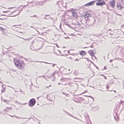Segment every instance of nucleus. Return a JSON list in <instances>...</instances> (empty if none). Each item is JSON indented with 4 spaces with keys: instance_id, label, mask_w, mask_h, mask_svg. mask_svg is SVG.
<instances>
[{
    "instance_id": "nucleus-1",
    "label": "nucleus",
    "mask_w": 124,
    "mask_h": 124,
    "mask_svg": "<svg viewBox=\"0 0 124 124\" xmlns=\"http://www.w3.org/2000/svg\"><path fill=\"white\" fill-rule=\"evenodd\" d=\"M16 66L19 69H22L24 68V64L23 61L20 60H14Z\"/></svg>"
},
{
    "instance_id": "nucleus-2",
    "label": "nucleus",
    "mask_w": 124,
    "mask_h": 124,
    "mask_svg": "<svg viewBox=\"0 0 124 124\" xmlns=\"http://www.w3.org/2000/svg\"><path fill=\"white\" fill-rule=\"evenodd\" d=\"M95 21V20L94 18L90 17L87 19L85 22L87 26H93Z\"/></svg>"
},
{
    "instance_id": "nucleus-3",
    "label": "nucleus",
    "mask_w": 124,
    "mask_h": 124,
    "mask_svg": "<svg viewBox=\"0 0 124 124\" xmlns=\"http://www.w3.org/2000/svg\"><path fill=\"white\" fill-rule=\"evenodd\" d=\"M70 16L74 18L77 17L78 16L77 13L76 11L74 10H70L69 12Z\"/></svg>"
},
{
    "instance_id": "nucleus-4",
    "label": "nucleus",
    "mask_w": 124,
    "mask_h": 124,
    "mask_svg": "<svg viewBox=\"0 0 124 124\" xmlns=\"http://www.w3.org/2000/svg\"><path fill=\"white\" fill-rule=\"evenodd\" d=\"M98 1L96 3L97 5L101 6L105 4V2L104 1L102 0H95Z\"/></svg>"
},
{
    "instance_id": "nucleus-5",
    "label": "nucleus",
    "mask_w": 124,
    "mask_h": 124,
    "mask_svg": "<svg viewBox=\"0 0 124 124\" xmlns=\"http://www.w3.org/2000/svg\"><path fill=\"white\" fill-rule=\"evenodd\" d=\"M57 4H58L59 6L61 8H62V7L65 8L66 6V4L64 3L62 1L58 2Z\"/></svg>"
},
{
    "instance_id": "nucleus-6",
    "label": "nucleus",
    "mask_w": 124,
    "mask_h": 124,
    "mask_svg": "<svg viewBox=\"0 0 124 124\" xmlns=\"http://www.w3.org/2000/svg\"><path fill=\"white\" fill-rule=\"evenodd\" d=\"M115 0H112L109 2L111 6L113 8H114L115 7Z\"/></svg>"
},
{
    "instance_id": "nucleus-7",
    "label": "nucleus",
    "mask_w": 124,
    "mask_h": 124,
    "mask_svg": "<svg viewBox=\"0 0 124 124\" xmlns=\"http://www.w3.org/2000/svg\"><path fill=\"white\" fill-rule=\"evenodd\" d=\"M83 79L82 78H75L73 79V81L76 82H81Z\"/></svg>"
},
{
    "instance_id": "nucleus-8",
    "label": "nucleus",
    "mask_w": 124,
    "mask_h": 124,
    "mask_svg": "<svg viewBox=\"0 0 124 124\" xmlns=\"http://www.w3.org/2000/svg\"><path fill=\"white\" fill-rule=\"evenodd\" d=\"M85 118L86 119L87 121H86V122L87 124H89V123L91 124V121L90 119L89 118V116L88 115H87L85 116Z\"/></svg>"
},
{
    "instance_id": "nucleus-9",
    "label": "nucleus",
    "mask_w": 124,
    "mask_h": 124,
    "mask_svg": "<svg viewBox=\"0 0 124 124\" xmlns=\"http://www.w3.org/2000/svg\"><path fill=\"white\" fill-rule=\"evenodd\" d=\"M96 1L95 0L93 1H91L89 3H87L85 5V6H90L93 5L95 3Z\"/></svg>"
},
{
    "instance_id": "nucleus-10",
    "label": "nucleus",
    "mask_w": 124,
    "mask_h": 124,
    "mask_svg": "<svg viewBox=\"0 0 124 124\" xmlns=\"http://www.w3.org/2000/svg\"><path fill=\"white\" fill-rule=\"evenodd\" d=\"M12 94L11 91L9 89L7 91L6 93V96H8V95H10Z\"/></svg>"
},
{
    "instance_id": "nucleus-11",
    "label": "nucleus",
    "mask_w": 124,
    "mask_h": 124,
    "mask_svg": "<svg viewBox=\"0 0 124 124\" xmlns=\"http://www.w3.org/2000/svg\"><path fill=\"white\" fill-rule=\"evenodd\" d=\"M91 16V15L89 13L85 12L84 16V17L86 18L87 17H89Z\"/></svg>"
},
{
    "instance_id": "nucleus-12",
    "label": "nucleus",
    "mask_w": 124,
    "mask_h": 124,
    "mask_svg": "<svg viewBox=\"0 0 124 124\" xmlns=\"http://www.w3.org/2000/svg\"><path fill=\"white\" fill-rule=\"evenodd\" d=\"M36 102V101L34 98L31 99V106H34Z\"/></svg>"
},
{
    "instance_id": "nucleus-13",
    "label": "nucleus",
    "mask_w": 124,
    "mask_h": 124,
    "mask_svg": "<svg viewBox=\"0 0 124 124\" xmlns=\"http://www.w3.org/2000/svg\"><path fill=\"white\" fill-rule=\"evenodd\" d=\"M70 79L69 78H66L64 77H63L60 79V81L62 82H65L66 81L67 79L69 80Z\"/></svg>"
},
{
    "instance_id": "nucleus-14",
    "label": "nucleus",
    "mask_w": 124,
    "mask_h": 124,
    "mask_svg": "<svg viewBox=\"0 0 124 124\" xmlns=\"http://www.w3.org/2000/svg\"><path fill=\"white\" fill-rule=\"evenodd\" d=\"M89 52H91V55L92 56H94L95 57V59H97V58L94 55V54L93 53V50L91 51V50H90L89 51Z\"/></svg>"
},
{
    "instance_id": "nucleus-15",
    "label": "nucleus",
    "mask_w": 124,
    "mask_h": 124,
    "mask_svg": "<svg viewBox=\"0 0 124 124\" xmlns=\"http://www.w3.org/2000/svg\"><path fill=\"white\" fill-rule=\"evenodd\" d=\"M80 54L81 55H84L85 54V52L84 51H82L81 52H80Z\"/></svg>"
},
{
    "instance_id": "nucleus-16",
    "label": "nucleus",
    "mask_w": 124,
    "mask_h": 124,
    "mask_svg": "<svg viewBox=\"0 0 124 124\" xmlns=\"http://www.w3.org/2000/svg\"><path fill=\"white\" fill-rule=\"evenodd\" d=\"M80 23H78L76 25V28H78V27H80Z\"/></svg>"
},
{
    "instance_id": "nucleus-17",
    "label": "nucleus",
    "mask_w": 124,
    "mask_h": 124,
    "mask_svg": "<svg viewBox=\"0 0 124 124\" xmlns=\"http://www.w3.org/2000/svg\"><path fill=\"white\" fill-rule=\"evenodd\" d=\"M6 90V87H3L1 90V92L2 93H4L5 92Z\"/></svg>"
},
{
    "instance_id": "nucleus-18",
    "label": "nucleus",
    "mask_w": 124,
    "mask_h": 124,
    "mask_svg": "<svg viewBox=\"0 0 124 124\" xmlns=\"http://www.w3.org/2000/svg\"><path fill=\"white\" fill-rule=\"evenodd\" d=\"M56 74V73L55 72L54 73H53L52 74V77H53L54 78H55V76H54V75H55V74Z\"/></svg>"
},
{
    "instance_id": "nucleus-19",
    "label": "nucleus",
    "mask_w": 124,
    "mask_h": 124,
    "mask_svg": "<svg viewBox=\"0 0 124 124\" xmlns=\"http://www.w3.org/2000/svg\"><path fill=\"white\" fill-rule=\"evenodd\" d=\"M14 117H16V118H17L18 119H20L23 118H22V117H18L16 116H14Z\"/></svg>"
},
{
    "instance_id": "nucleus-20",
    "label": "nucleus",
    "mask_w": 124,
    "mask_h": 124,
    "mask_svg": "<svg viewBox=\"0 0 124 124\" xmlns=\"http://www.w3.org/2000/svg\"><path fill=\"white\" fill-rule=\"evenodd\" d=\"M29 105L30 107H31V99L29 101Z\"/></svg>"
},
{
    "instance_id": "nucleus-21",
    "label": "nucleus",
    "mask_w": 124,
    "mask_h": 124,
    "mask_svg": "<svg viewBox=\"0 0 124 124\" xmlns=\"http://www.w3.org/2000/svg\"><path fill=\"white\" fill-rule=\"evenodd\" d=\"M119 117H118V116H117V117H116H116H115V120L117 121L118 120V119H119Z\"/></svg>"
},
{
    "instance_id": "nucleus-22",
    "label": "nucleus",
    "mask_w": 124,
    "mask_h": 124,
    "mask_svg": "<svg viewBox=\"0 0 124 124\" xmlns=\"http://www.w3.org/2000/svg\"><path fill=\"white\" fill-rule=\"evenodd\" d=\"M20 91L22 93L24 94L25 92H24L23 91V90H21V89H20Z\"/></svg>"
},
{
    "instance_id": "nucleus-23",
    "label": "nucleus",
    "mask_w": 124,
    "mask_h": 124,
    "mask_svg": "<svg viewBox=\"0 0 124 124\" xmlns=\"http://www.w3.org/2000/svg\"><path fill=\"white\" fill-rule=\"evenodd\" d=\"M34 17H35L37 18H38V17L36 15H34V16H31V17L32 18V19H33V18Z\"/></svg>"
},
{
    "instance_id": "nucleus-24",
    "label": "nucleus",
    "mask_w": 124,
    "mask_h": 124,
    "mask_svg": "<svg viewBox=\"0 0 124 124\" xmlns=\"http://www.w3.org/2000/svg\"><path fill=\"white\" fill-rule=\"evenodd\" d=\"M121 6V5L120 4H117V7H120V6Z\"/></svg>"
},
{
    "instance_id": "nucleus-25",
    "label": "nucleus",
    "mask_w": 124,
    "mask_h": 124,
    "mask_svg": "<svg viewBox=\"0 0 124 124\" xmlns=\"http://www.w3.org/2000/svg\"><path fill=\"white\" fill-rule=\"evenodd\" d=\"M0 29L1 31H3L4 30V29L2 27H0Z\"/></svg>"
},
{
    "instance_id": "nucleus-26",
    "label": "nucleus",
    "mask_w": 124,
    "mask_h": 124,
    "mask_svg": "<svg viewBox=\"0 0 124 124\" xmlns=\"http://www.w3.org/2000/svg\"><path fill=\"white\" fill-rule=\"evenodd\" d=\"M109 87L107 85V86L106 87V89H107V91H109Z\"/></svg>"
},
{
    "instance_id": "nucleus-27",
    "label": "nucleus",
    "mask_w": 124,
    "mask_h": 124,
    "mask_svg": "<svg viewBox=\"0 0 124 124\" xmlns=\"http://www.w3.org/2000/svg\"><path fill=\"white\" fill-rule=\"evenodd\" d=\"M33 4V5H36V3L35 2H31V4Z\"/></svg>"
},
{
    "instance_id": "nucleus-28",
    "label": "nucleus",
    "mask_w": 124,
    "mask_h": 124,
    "mask_svg": "<svg viewBox=\"0 0 124 124\" xmlns=\"http://www.w3.org/2000/svg\"><path fill=\"white\" fill-rule=\"evenodd\" d=\"M121 103L122 104H123V103H124V101H122V100L121 101Z\"/></svg>"
},
{
    "instance_id": "nucleus-29",
    "label": "nucleus",
    "mask_w": 124,
    "mask_h": 124,
    "mask_svg": "<svg viewBox=\"0 0 124 124\" xmlns=\"http://www.w3.org/2000/svg\"><path fill=\"white\" fill-rule=\"evenodd\" d=\"M63 94L65 95H66L67 96H68L69 95V94L68 93H63Z\"/></svg>"
},
{
    "instance_id": "nucleus-30",
    "label": "nucleus",
    "mask_w": 124,
    "mask_h": 124,
    "mask_svg": "<svg viewBox=\"0 0 124 124\" xmlns=\"http://www.w3.org/2000/svg\"><path fill=\"white\" fill-rule=\"evenodd\" d=\"M19 13H18V12H17L16 14V15H15V16H16L18 15V14H19Z\"/></svg>"
},
{
    "instance_id": "nucleus-31",
    "label": "nucleus",
    "mask_w": 124,
    "mask_h": 124,
    "mask_svg": "<svg viewBox=\"0 0 124 124\" xmlns=\"http://www.w3.org/2000/svg\"><path fill=\"white\" fill-rule=\"evenodd\" d=\"M9 11H3V13H8Z\"/></svg>"
},
{
    "instance_id": "nucleus-32",
    "label": "nucleus",
    "mask_w": 124,
    "mask_h": 124,
    "mask_svg": "<svg viewBox=\"0 0 124 124\" xmlns=\"http://www.w3.org/2000/svg\"><path fill=\"white\" fill-rule=\"evenodd\" d=\"M123 8V7H122V6H121L120 7V8H119V9L120 10H122V9Z\"/></svg>"
},
{
    "instance_id": "nucleus-33",
    "label": "nucleus",
    "mask_w": 124,
    "mask_h": 124,
    "mask_svg": "<svg viewBox=\"0 0 124 124\" xmlns=\"http://www.w3.org/2000/svg\"><path fill=\"white\" fill-rule=\"evenodd\" d=\"M85 96L87 97H90V98H93V97H92L91 96H88V95H85Z\"/></svg>"
},
{
    "instance_id": "nucleus-34",
    "label": "nucleus",
    "mask_w": 124,
    "mask_h": 124,
    "mask_svg": "<svg viewBox=\"0 0 124 124\" xmlns=\"http://www.w3.org/2000/svg\"><path fill=\"white\" fill-rule=\"evenodd\" d=\"M80 100H82L83 101H84V100H83V98H82L81 97L80 98Z\"/></svg>"
},
{
    "instance_id": "nucleus-35",
    "label": "nucleus",
    "mask_w": 124,
    "mask_h": 124,
    "mask_svg": "<svg viewBox=\"0 0 124 124\" xmlns=\"http://www.w3.org/2000/svg\"><path fill=\"white\" fill-rule=\"evenodd\" d=\"M25 40H27V41H29L30 40V39H25Z\"/></svg>"
},
{
    "instance_id": "nucleus-36",
    "label": "nucleus",
    "mask_w": 124,
    "mask_h": 124,
    "mask_svg": "<svg viewBox=\"0 0 124 124\" xmlns=\"http://www.w3.org/2000/svg\"><path fill=\"white\" fill-rule=\"evenodd\" d=\"M86 60L88 61H90V60L88 58H86Z\"/></svg>"
},
{
    "instance_id": "nucleus-37",
    "label": "nucleus",
    "mask_w": 124,
    "mask_h": 124,
    "mask_svg": "<svg viewBox=\"0 0 124 124\" xmlns=\"http://www.w3.org/2000/svg\"><path fill=\"white\" fill-rule=\"evenodd\" d=\"M65 113H67L69 116H71L70 115V114L69 113H68L67 112H65Z\"/></svg>"
},
{
    "instance_id": "nucleus-38",
    "label": "nucleus",
    "mask_w": 124,
    "mask_h": 124,
    "mask_svg": "<svg viewBox=\"0 0 124 124\" xmlns=\"http://www.w3.org/2000/svg\"><path fill=\"white\" fill-rule=\"evenodd\" d=\"M17 25L19 26H21V24H19V25H15L13 26H17Z\"/></svg>"
},
{
    "instance_id": "nucleus-39",
    "label": "nucleus",
    "mask_w": 124,
    "mask_h": 124,
    "mask_svg": "<svg viewBox=\"0 0 124 124\" xmlns=\"http://www.w3.org/2000/svg\"><path fill=\"white\" fill-rule=\"evenodd\" d=\"M116 14L118 15V16H122V15H120V14H117V13Z\"/></svg>"
},
{
    "instance_id": "nucleus-40",
    "label": "nucleus",
    "mask_w": 124,
    "mask_h": 124,
    "mask_svg": "<svg viewBox=\"0 0 124 124\" xmlns=\"http://www.w3.org/2000/svg\"><path fill=\"white\" fill-rule=\"evenodd\" d=\"M70 74V73H66H66L65 74L66 75H68Z\"/></svg>"
},
{
    "instance_id": "nucleus-41",
    "label": "nucleus",
    "mask_w": 124,
    "mask_h": 124,
    "mask_svg": "<svg viewBox=\"0 0 124 124\" xmlns=\"http://www.w3.org/2000/svg\"><path fill=\"white\" fill-rule=\"evenodd\" d=\"M67 58H69L70 59H71H71H72V58L71 57H67Z\"/></svg>"
},
{
    "instance_id": "nucleus-42",
    "label": "nucleus",
    "mask_w": 124,
    "mask_h": 124,
    "mask_svg": "<svg viewBox=\"0 0 124 124\" xmlns=\"http://www.w3.org/2000/svg\"><path fill=\"white\" fill-rule=\"evenodd\" d=\"M56 45V46L58 47H59V46L57 44Z\"/></svg>"
},
{
    "instance_id": "nucleus-43",
    "label": "nucleus",
    "mask_w": 124,
    "mask_h": 124,
    "mask_svg": "<svg viewBox=\"0 0 124 124\" xmlns=\"http://www.w3.org/2000/svg\"><path fill=\"white\" fill-rule=\"evenodd\" d=\"M112 61H113L112 60H110L109 62H112Z\"/></svg>"
},
{
    "instance_id": "nucleus-44",
    "label": "nucleus",
    "mask_w": 124,
    "mask_h": 124,
    "mask_svg": "<svg viewBox=\"0 0 124 124\" xmlns=\"http://www.w3.org/2000/svg\"><path fill=\"white\" fill-rule=\"evenodd\" d=\"M22 104V105H23H23H26V104H27V103H24V104Z\"/></svg>"
},
{
    "instance_id": "nucleus-45",
    "label": "nucleus",
    "mask_w": 124,
    "mask_h": 124,
    "mask_svg": "<svg viewBox=\"0 0 124 124\" xmlns=\"http://www.w3.org/2000/svg\"><path fill=\"white\" fill-rule=\"evenodd\" d=\"M104 78L106 79H107V77L105 76H104Z\"/></svg>"
},
{
    "instance_id": "nucleus-46",
    "label": "nucleus",
    "mask_w": 124,
    "mask_h": 124,
    "mask_svg": "<svg viewBox=\"0 0 124 124\" xmlns=\"http://www.w3.org/2000/svg\"><path fill=\"white\" fill-rule=\"evenodd\" d=\"M6 100H4V102H5L6 103H7V102H6Z\"/></svg>"
},
{
    "instance_id": "nucleus-47",
    "label": "nucleus",
    "mask_w": 124,
    "mask_h": 124,
    "mask_svg": "<svg viewBox=\"0 0 124 124\" xmlns=\"http://www.w3.org/2000/svg\"><path fill=\"white\" fill-rule=\"evenodd\" d=\"M55 65V64H54L53 65H52V66L53 67H54V65Z\"/></svg>"
},
{
    "instance_id": "nucleus-48",
    "label": "nucleus",
    "mask_w": 124,
    "mask_h": 124,
    "mask_svg": "<svg viewBox=\"0 0 124 124\" xmlns=\"http://www.w3.org/2000/svg\"><path fill=\"white\" fill-rule=\"evenodd\" d=\"M11 116V117H14V116Z\"/></svg>"
},
{
    "instance_id": "nucleus-49",
    "label": "nucleus",
    "mask_w": 124,
    "mask_h": 124,
    "mask_svg": "<svg viewBox=\"0 0 124 124\" xmlns=\"http://www.w3.org/2000/svg\"><path fill=\"white\" fill-rule=\"evenodd\" d=\"M3 86H4V85H2V87L3 88V87H3Z\"/></svg>"
},
{
    "instance_id": "nucleus-50",
    "label": "nucleus",
    "mask_w": 124,
    "mask_h": 124,
    "mask_svg": "<svg viewBox=\"0 0 124 124\" xmlns=\"http://www.w3.org/2000/svg\"><path fill=\"white\" fill-rule=\"evenodd\" d=\"M104 69H107L105 67H104Z\"/></svg>"
},
{
    "instance_id": "nucleus-51",
    "label": "nucleus",
    "mask_w": 124,
    "mask_h": 124,
    "mask_svg": "<svg viewBox=\"0 0 124 124\" xmlns=\"http://www.w3.org/2000/svg\"><path fill=\"white\" fill-rule=\"evenodd\" d=\"M68 53H70V51H68Z\"/></svg>"
},
{
    "instance_id": "nucleus-52",
    "label": "nucleus",
    "mask_w": 124,
    "mask_h": 124,
    "mask_svg": "<svg viewBox=\"0 0 124 124\" xmlns=\"http://www.w3.org/2000/svg\"><path fill=\"white\" fill-rule=\"evenodd\" d=\"M12 8L11 7H10V8H8L9 9H11Z\"/></svg>"
},
{
    "instance_id": "nucleus-53",
    "label": "nucleus",
    "mask_w": 124,
    "mask_h": 124,
    "mask_svg": "<svg viewBox=\"0 0 124 124\" xmlns=\"http://www.w3.org/2000/svg\"><path fill=\"white\" fill-rule=\"evenodd\" d=\"M67 84H63V85H67Z\"/></svg>"
},
{
    "instance_id": "nucleus-54",
    "label": "nucleus",
    "mask_w": 124,
    "mask_h": 124,
    "mask_svg": "<svg viewBox=\"0 0 124 124\" xmlns=\"http://www.w3.org/2000/svg\"><path fill=\"white\" fill-rule=\"evenodd\" d=\"M93 46H90V47H93Z\"/></svg>"
},
{
    "instance_id": "nucleus-55",
    "label": "nucleus",
    "mask_w": 124,
    "mask_h": 124,
    "mask_svg": "<svg viewBox=\"0 0 124 124\" xmlns=\"http://www.w3.org/2000/svg\"><path fill=\"white\" fill-rule=\"evenodd\" d=\"M101 76H103L104 77V76L103 74H102L101 75Z\"/></svg>"
},
{
    "instance_id": "nucleus-56",
    "label": "nucleus",
    "mask_w": 124,
    "mask_h": 124,
    "mask_svg": "<svg viewBox=\"0 0 124 124\" xmlns=\"http://www.w3.org/2000/svg\"><path fill=\"white\" fill-rule=\"evenodd\" d=\"M46 88H48V86H47L46 87Z\"/></svg>"
},
{
    "instance_id": "nucleus-57",
    "label": "nucleus",
    "mask_w": 124,
    "mask_h": 124,
    "mask_svg": "<svg viewBox=\"0 0 124 124\" xmlns=\"http://www.w3.org/2000/svg\"><path fill=\"white\" fill-rule=\"evenodd\" d=\"M96 67L99 70L98 68V67Z\"/></svg>"
},
{
    "instance_id": "nucleus-58",
    "label": "nucleus",
    "mask_w": 124,
    "mask_h": 124,
    "mask_svg": "<svg viewBox=\"0 0 124 124\" xmlns=\"http://www.w3.org/2000/svg\"><path fill=\"white\" fill-rule=\"evenodd\" d=\"M75 61H78V59H76L75 60Z\"/></svg>"
},
{
    "instance_id": "nucleus-59",
    "label": "nucleus",
    "mask_w": 124,
    "mask_h": 124,
    "mask_svg": "<svg viewBox=\"0 0 124 124\" xmlns=\"http://www.w3.org/2000/svg\"><path fill=\"white\" fill-rule=\"evenodd\" d=\"M49 16V15H46V16Z\"/></svg>"
},
{
    "instance_id": "nucleus-60",
    "label": "nucleus",
    "mask_w": 124,
    "mask_h": 124,
    "mask_svg": "<svg viewBox=\"0 0 124 124\" xmlns=\"http://www.w3.org/2000/svg\"><path fill=\"white\" fill-rule=\"evenodd\" d=\"M17 12V11H16L15 12Z\"/></svg>"
},
{
    "instance_id": "nucleus-61",
    "label": "nucleus",
    "mask_w": 124,
    "mask_h": 124,
    "mask_svg": "<svg viewBox=\"0 0 124 124\" xmlns=\"http://www.w3.org/2000/svg\"><path fill=\"white\" fill-rule=\"evenodd\" d=\"M60 84H61L60 83H58V85H60Z\"/></svg>"
},
{
    "instance_id": "nucleus-62",
    "label": "nucleus",
    "mask_w": 124,
    "mask_h": 124,
    "mask_svg": "<svg viewBox=\"0 0 124 124\" xmlns=\"http://www.w3.org/2000/svg\"><path fill=\"white\" fill-rule=\"evenodd\" d=\"M124 1V0H121V1Z\"/></svg>"
},
{
    "instance_id": "nucleus-63",
    "label": "nucleus",
    "mask_w": 124,
    "mask_h": 124,
    "mask_svg": "<svg viewBox=\"0 0 124 124\" xmlns=\"http://www.w3.org/2000/svg\"><path fill=\"white\" fill-rule=\"evenodd\" d=\"M45 19H47V18H45Z\"/></svg>"
},
{
    "instance_id": "nucleus-64",
    "label": "nucleus",
    "mask_w": 124,
    "mask_h": 124,
    "mask_svg": "<svg viewBox=\"0 0 124 124\" xmlns=\"http://www.w3.org/2000/svg\"><path fill=\"white\" fill-rule=\"evenodd\" d=\"M0 83H2V82H1V81H0Z\"/></svg>"
}]
</instances>
